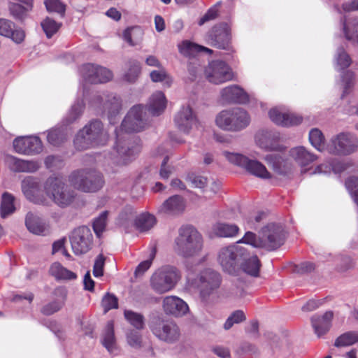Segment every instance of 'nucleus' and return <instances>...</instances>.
<instances>
[{"instance_id": "obj_1", "label": "nucleus", "mask_w": 358, "mask_h": 358, "mask_svg": "<svg viewBox=\"0 0 358 358\" xmlns=\"http://www.w3.org/2000/svg\"><path fill=\"white\" fill-rule=\"evenodd\" d=\"M147 126L145 108L142 105L133 106L122 122L120 130H115V150L117 156L113 159L119 164H127L134 160L141 150L138 139H129L122 132H138Z\"/></svg>"}, {"instance_id": "obj_2", "label": "nucleus", "mask_w": 358, "mask_h": 358, "mask_svg": "<svg viewBox=\"0 0 358 358\" xmlns=\"http://www.w3.org/2000/svg\"><path fill=\"white\" fill-rule=\"evenodd\" d=\"M285 238L284 229L280 224L271 223L264 227L260 236L248 231L238 241V243H245L254 248H264L268 251L274 250L283 244Z\"/></svg>"}, {"instance_id": "obj_3", "label": "nucleus", "mask_w": 358, "mask_h": 358, "mask_svg": "<svg viewBox=\"0 0 358 358\" xmlns=\"http://www.w3.org/2000/svg\"><path fill=\"white\" fill-rule=\"evenodd\" d=\"M222 282V275L213 269L207 268L199 273L197 286L199 301L202 306L210 307L216 302Z\"/></svg>"}, {"instance_id": "obj_4", "label": "nucleus", "mask_w": 358, "mask_h": 358, "mask_svg": "<svg viewBox=\"0 0 358 358\" xmlns=\"http://www.w3.org/2000/svg\"><path fill=\"white\" fill-rule=\"evenodd\" d=\"M202 247L201 235L194 227L182 226L179 229L173 245L177 254L184 257H192L197 255Z\"/></svg>"}, {"instance_id": "obj_5", "label": "nucleus", "mask_w": 358, "mask_h": 358, "mask_svg": "<svg viewBox=\"0 0 358 358\" xmlns=\"http://www.w3.org/2000/svg\"><path fill=\"white\" fill-rule=\"evenodd\" d=\"M108 139L101 121L93 120L85 125L76 134L73 143L76 150H84L95 146L105 145Z\"/></svg>"}, {"instance_id": "obj_6", "label": "nucleus", "mask_w": 358, "mask_h": 358, "mask_svg": "<svg viewBox=\"0 0 358 358\" xmlns=\"http://www.w3.org/2000/svg\"><path fill=\"white\" fill-rule=\"evenodd\" d=\"M238 244L237 242L221 248L217 255V261L222 270L231 275H238L240 263L247 255V250Z\"/></svg>"}, {"instance_id": "obj_7", "label": "nucleus", "mask_w": 358, "mask_h": 358, "mask_svg": "<svg viewBox=\"0 0 358 358\" xmlns=\"http://www.w3.org/2000/svg\"><path fill=\"white\" fill-rule=\"evenodd\" d=\"M358 150V138L350 132L333 135L327 142V152L338 157L350 155Z\"/></svg>"}, {"instance_id": "obj_8", "label": "nucleus", "mask_w": 358, "mask_h": 358, "mask_svg": "<svg viewBox=\"0 0 358 358\" xmlns=\"http://www.w3.org/2000/svg\"><path fill=\"white\" fill-rule=\"evenodd\" d=\"M69 180L75 188L85 192H96L103 187L104 182L102 175L92 169L73 171Z\"/></svg>"}, {"instance_id": "obj_9", "label": "nucleus", "mask_w": 358, "mask_h": 358, "mask_svg": "<svg viewBox=\"0 0 358 358\" xmlns=\"http://www.w3.org/2000/svg\"><path fill=\"white\" fill-rule=\"evenodd\" d=\"M181 278L179 270L173 266H164L152 276L151 285L157 292L162 294L173 289Z\"/></svg>"}, {"instance_id": "obj_10", "label": "nucleus", "mask_w": 358, "mask_h": 358, "mask_svg": "<svg viewBox=\"0 0 358 358\" xmlns=\"http://www.w3.org/2000/svg\"><path fill=\"white\" fill-rule=\"evenodd\" d=\"M223 155L229 162L244 169L250 174L262 179H269L271 174L266 166L257 159H250L248 157L237 152L224 151Z\"/></svg>"}, {"instance_id": "obj_11", "label": "nucleus", "mask_w": 358, "mask_h": 358, "mask_svg": "<svg viewBox=\"0 0 358 358\" xmlns=\"http://www.w3.org/2000/svg\"><path fill=\"white\" fill-rule=\"evenodd\" d=\"M44 192L54 203L61 207L69 206L73 194L63 180L57 177L48 178L44 184Z\"/></svg>"}, {"instance_id": "obj_12", "label": "nucleus", "mask_w": 358, "mask_h": 358, "mask_svg": "<svg viewBox=\"0 0 358 358\" xmlns=\"http://www.w3.org/2000/svg\"><path fill=\"white\" fill-rule=\"evenodd\" d=\"M152 333L161 341L174 344L179 341L180 329L176 322L161 317L153 318L149 324Z\"/></svg>"}, {"instance_id": "obj_13", "label": "nucleus", "mask_w": 358, "mask_h": 358, "mask_svg": "<svg viewBox=\"0 0 358 358\" xmlns=\"http://www.w3.org/2000/svg\"><path fill=\"white\" fill-rule=\"evenodd\" d=\"M96 113H106L110 123H114L113 118L122 108L120 97L114 94L94 95L89 103Z\"/></svg>"}, {"instance_id": "obj_14", "label": "nucleus", "mask_w": 358, "mask_h": 358, "mask_svg": "<svg viewBox=\"0 0 358 358\" xmlns=\"http://www.w3.org/2000/svg\"><path fill=\"white\" fill-rule=\"evenodd\" d=\"M69 238L72 250L76 255L85 254L92 248L93 236L87 227L83 226L75 229Z\"/></svg>"}, {"instance_id": "obj_15", "label": "nucleus", "mask_w": 358, "mask_h": 358, "mask_svg": "<svg viewBox=\"0 0 358 358\" xmlns=\"http://www.w3.org/2000/svg\"><path fill=\"white\" fill-rule=\"evenodd\" d=\"M21 189L24 196L29 201L48 206L50 203L41 191L40 180L33 176H27L21 182Z\"/></svg>"}, {"instance_id": "obj_16", "label": "nucleus", "mask_w": 358, "mask_h": 358, "mask_svg": "<svg viewBox=\"0 0 358 358\" xmlns=\"http://www.w3.org/2000/svg\"><path fill=\"white\" fill-rule=\"evenodd\" d=\"M205 75L210 83L216 85L231 80L234 77L231 68L220 60L210 62L205 69Z\"/></svg>"}, {"instance_id": "obj_17", "label": "nucleus", "mask_w": 358, "mask_h": 358, "mask_svg": "<svg viewBox=\"0 0 358 358\" xmlns=\"http://www.w3.org/2000/svg\"><path fill=\"white\" fill-rule=\"evenodd\" d=\"M206 40L213 47L229 50L231 40L230 26L227 23L215 25L208 33Z\"/></svg>"}, {"instance_id": "obj_18", "label": "nucleus", "mask_w": 358, "mask_h": 358, "mask_svg": "<svg viewBox=\"0 0 358 358\" xmlns=\"http://www.w3.org/2000/svg\"><path fill=\"white\" fill-rule=\"evenodd\" d=\"M83 80L90 83H104L110 81L113 74L108 69L94 64H85L80 68Z\"/></svg>"}, {"instance_id": "obj_19", "label": "nucleus", "mask_w": 358, "mask_h": 358, "mask_svg": "<svg viewBox=\"0 0 358 358\" xmlns=\"http://www.w3.org/2000/svg\"><path fill=\"white\" fill-rule=\"evenodd\" d=\"M257 145L265 151H281L284 148L280 144V136L278 131L261 129L255 134Z\"/></svg>"}, {"instance_id": "obj_20", "label": "nucleus", "mask_w": 358, "mask_h": 358, "mask_svg": "<svg viewBox=\"0 0 358 358\" xmlns=\"http://www.w3.org/2000/svg\"><path fill=\"white\" fill-rule=\"evenodd\" d=\"M13 148L19 154L33 155L42 151L43 144L38 136H20L13 141Z\"/></svg>"}, {"instance_id": "obj_21", "label": "nucleus", "mask_w": 358, "mask_h": 358, "mask_svg": "<svg viewBox=\"0 0 358 358\" xmlns=\"http://www.w3.org/2000/svg\"><path fill=\"white\" fill-rule=\"evenodd\" d=\"M175 123L184 133H189L193 127L199 124L196 116L189 106H182L175 117Z\"/></svg>"}, {"instance_id": "obj_22", "label": "nucleus", "mask_w": 358, "mask_h": 358, "mask_svg": "<svg viewBox=\"0 0 358 358\" xmlns=\"http://www.w3.org/2000/svg\"><path fill=\"white\" fill-rule=\"evenodd\" d=\"M220 97L225 103L245 104L249 101V95L240 86L232 85L227 86L220 91Z\"/></svg>"}, {"instance_id": "obj_23", "label": "nucleus", "mask_w": 358, "mask_h": 358, "mask_svg": "<svg viewBox=\"0 0 358 358\" xmlns=\"http://www.w3.org/2000/svg\"><path fill=\"white\" fill-rule=\"evenodd\" d=\"M269 117L275 124L282 127H291L299 124L302 117L289 111L274 108L269 110Z\"/></svg>"}, {"instance_id": "obj_24", "label": "nucleus", "mask_w": 358, "mask_h": 358, "mask_svg": "<svg viewBox=\"0 0 358 358\" xmlns=\"http://www.w3.org/2000/svg\"><path fill=\"white\" fill-rule=\"evenodd\" d=\"M164 310L166 314L175 317L185 315L189 310L188 305L181 299L176 296H169L163 301Z\"/></svg>"}, {"instance_id": "obj_25", "label": "nucleus", "mask_w": 358, "mask_h": 358, "mask_svg": "<svg viewBox=\"0 0 358 358\" xmlns=\"http://www.w3.org/2000/svg\"><path fill=\"white\" fill-rule=\"evenodd\" d=\"M7 166L14 172L33 173L39 169V164L36 161L23 160L12 155L6 157Z\"/></svg>"}, {"instance_id": "obj_26", "label": "nucleus", "mask_w": 358, "mask_h": 358, "mask_svg": "<svg viewBox=\"0 0 358 358\" xmlns=\"http://www.w3.org/2000/svg\"><path fill=\"white\" fill-rule=\"evenodd\" d=\"M333 317L332 311H327L322 315H314L311 317L312 327L318 338L322 337L329 331Z\"/></svg>"}, {"instance_id": "obj_27", "label": "nucleus", "mask_w": 358, "mask_h": 358, "mask_svg": "<svg viewBox=\"0 0 358 358\" xmlns=\"http://www.w3.org/2000/svg\"><path fill=\"white\" fill-rule=\"evenodd\" d=\"M289 156L300 166L305 167L317 159V156L304 146H296L289 150Z\"/></svg>"}, {"instance_id": "obj_28", "label": "nucleus", "mask_w": 358, "mask_h": 358, "mask_svg": "<svg viewBox=\"0 0 358 358\" xmlns=\"http://www.w3.org/2000/svg\"><path fill=\"white\" fill-rule=\"evenodd\" d=\"M185 208V201L183 197L174 195L164 201L159 210L167 215H176L182 213Z\"/></svg>"}, {"instance_id": "obj_29", "label": "nucleus", "mask_w": 358, "mask_h": 358, "mask_svg": "<svg viewBox=\"0 0 358 358\" xmlns=\"http://www.w3.org/2000/svg\"><path fill=\"white\" fill-rule=\"evenodd\" d=\"M53 295L55 299L45 305L41 312L46 315H50L59 311L64 305L67 296V291L63 287H59L54 290Z\"/></svg>"}, {"instance_id": "obj_30", "label": "nucleus", "mask_w": 358, "mask_h": 358, "mask_svg": "<svg viewBox=\"0 0 358 358\" xmlns=\"http://www.w3.org/2000/svg\"><path fill=\"white\" fill-rule=\"evenodd\" d=\"M230 110L233 132L240 131L250 124L251 118L245 110L241 108H234Z\"/></svg>"}, {"instance_id": "obj_31", "label": "nucleus", "mask_w": 358, "mask_h": 358, "mask_svg": "<svg viewBox=\"0 0 358 358\" xmlns=\"http://www.w3.org/2000/svg\"><path fill=\"white\" fill-rule=\"evenodd\" d=\"M264 160L273 171L279 175H286L292 169V164L287 159H282L279 155L268 154L264 157Z\"/></svg>"}, {"instance_id": "obj_32", "label": "nucleus", "mask_w": 358, "mask_h": 358, "mask_svg": "<svg viewBox=\"0 0 358 358\" xmlns=\"http://www.w3.org/2000/svg\"><path fill=\"white\" fill-rule=\"evenodd\" d=\"M34 0H15L8 3L9 11L15 18H25L33 9Z\"/></svg>"}, {"instance_id": "obj_33", "label": "nucleus", "mask_w": 358, "mask_h": 358, "mask_svg": "<svg viewBox=\"0 0 358 358\" xmlns=\"http://www.w3.org/2000/svg\"><path fill=\"white\" fill-rule=\"evenodd\" d=\"M167 100L162 92L157 91L150 96L148 107V110L152 115H161L166 107Z\"/></svg>"}, {"instance_id": "obj_34", "label": "nucleus", "mask_w": 358, "mask_h": 358, "mask_svg": "<svg viewBox=\"0 0 358 358\" xmlns=\"http://www.w3.org/2000/svg\"><path fill=\"white\" fill-rule=\"evenodd\" d=\"M25 224L30 232L36 235H45L48 231L46 224L41 217L31 212L26 215Z\"/></svg>"}, {"instance_id": "obj_35", "label": "nucleus", "mask_w": 358, "mask_h": 358, "mask_svg": "<svg viewBox=\"0 0 358 358\" xmlns=\"http://www.w3.org/2000/svg\"><path fill=\"white\" fill-rule=\"evenodd\" d=\"M343 31L345 38L358 45V17L345 18Z\"/></svg>"}, {"instance_id": "obj_36", "label": "nucleus", "mask_w": 358, "mask_h": 358, "mask_svg": "<svg viewBox=\"0 0 358 358\" xmlns=\"http://www.w3.org/2000/svg\"><path fill=\"white\" fill-rule=\"evenodd\" d=\"M211 230L212 233L216 236L233 238L238 234L239 228L234 224L217 222L213 225Z\"/></svg>"}, {"instance_id": "obj_37", "label": "nucleus", "mask_w": 358, "mask_h": 358, "mask_svg": "<svg viewBox=\"0 0 358 358\" xmlns=\"http://www.w3.org/2000/svg\"><path fill=\"white\" fill-rule=\"evenodd\" d=\"M178 50L180 54L187 57H195L197 53L201 51H205L208 53L213 52L212 50L189 41H184L180 43L178 45Z\"/></svg>"}, {"instance_id": "obj_38", "label": "nucleus", "mask_w": 358, "mask_h": 358, "mask_svg": "<svg viewBox=\"0 0 358 358\" xmlns=\"http://www.w3.org/2000/svg\"><path fill=\"white\" fill-rule=\"evenodd\" d=\"M309 142L311 145L319 152H327V143H325V138L322 132L317 128L310 129L308 135Z\"/></svg>"}, {"instance_id": "obj_39", "label": "nucleus", "mask_w": 358, "mask_h": 358, "mask_svg": "<svg viewBox=\"0 0 358 358\" xmlns=\"http://www.w3.org/2000/svg\"><path fill=\"white\" fill-rule=\"evenodd\" d=\"M247 257L248 255L241 260L243 262L241 264L240 271L253 277L258 276L260 268L259 260L257 256H252L248 259Z\"/></svg>"}, {"instance_id": "obj_40", "label": "nucleus", "mask_w": 358, "mask_h": 358, "mask_svg": "<svg viewBox=\"0 0 358 358\" xmlns=\"http://www.w3.org/2000/svg\"><path fill=\"white\" fill-rule=\"evenodd\" d=\"M69 134L67 125L64 124L62 127H55L48 131L47 139L50 144L59 145L67 138Z\"/></svg>"}, {"instance_id": "obj_41", "label": "nucleus", "mask_w": 358, "mask_h": 358, "mask_svg": "<svg viewBox=\"0 0 358 358\" xmlns=\"http://www.w3.org/2000/svg\"><path fill=\"white\" fill-rule=\"evenodd\" d=\"M50 273L56 280H71L77 278V275L64 267L59 262H54L50 268Z\"/></svg>"}, {"instance_id": "obj_42", "label": "nucleus", "mask_w": 358, "mask_h": 358, "mask_svg": "<svg viewBox=\"0 0 358 358\" xmlns=\"http://www.w3.org/2000/svg\"><path fill=\"white\" fill-rule=\"evenodd\" d=\"M101 343L109 352H113L116 347L114 335V324L113 321H109L103 332Z\"/></svg>"}, {"instance_id": "obj_43", "label": "nucleus", "mask_w": 358, "mask_h": 358, "mask_svg": "<svg viewBox=\"0 0 358 358\" xmlns=\"http://www.w3.org/2000/svg\"><path fill=\"white\" fill-rule=\"evenodd\" d=\"M135 217V211L131 206H127L119 215L117 224L124 229L126 232H129L133 226L134 219Z\"/></svg>"}, {"instance_id": "obj_44", "label": "nucleus", "mask_w": 358, "mask_h": 358, "mask_svg": "<svg viewBox=\"0 0 358 358\" xmlns=\"http://www.w3.org/2000/svg\"><path fill=\"white\" fill-rule=\"evenodd\" d=\"M157 223L155 215L149 213H143L139 215L134 221L136 229L141 231H147L152 229Z\"/></svg>"}, {"instance_id": "obj_45", "label": "nucleus", "mask_w": 358, "mask_h": 358, "mask_svg": "<svg viewBox=\"0 0 358 358\" xmlns=\"http://www.w3.org/2000/svg\"><path fill=\"white\" fill-rule=\"evenodd\" d=\"M85 103L83 100H76L74 104L71 106L70 110L63 120L65 125H69L73 123L78 120L84 110Z\"/></svg>"}, {"instance_id": "obj_46", "label": "nucleus", "mask_w": 358, "mask_h": 358, "mask_svg": "<svg viewBox=\"0 0 358 358\" xmlns=\"http://www.w3.org/2000/svg\"><path fill=\"white\" fill-rule=\"evenodd\" d=\"M141 71V65L138 61H129L128 62V69L122 76L123 80L129 83H135L139 77Z\"/></svg>"}, {"instance_id": "obj_47", "label": "nucleus", "mask_w": 358, "mask_h": 358, "mask_svg": "<svg viewBox=\"0 0 358 358\" xmlns=\"http://www.w3.org/2000/svg\"><path fill=\"white\" fill-rule=\"evenodd\" d=\"M345 169V164L338 160L334 161V164H328L323 163L318 165L314 170L313 173H330L334 171L335 173H338L344 171Z\"/></svg>"}, {"instance_id": "obj_48", "label": "nucleus", "mask_w": 358, "mask_h": 358, "mask_svg": "<svg viewBox=\"0 0 358 358\" xmlns=\"http://www.w3.org/2000/svg\"><path fill=\"white\" fill-rule=\"evenodd\" d=\"M143 36V31L140 27H134L125 29L123 32V39L131 46L138 44Z\"/></svg>"}, {"instance_id": "obj_49", "label": "nucleus", "mask_w": 358, "mask_h": 358, "mask_svg": "<svg viewBox=\"0 0 358 358\" xmlns=\"http://www.w3.org/2000/svg\"><path fill=\"white\" fill-rule=\"evenodd\" d=\"M231 110H223L220 112L215 117L216 125L222 130L233 131Z\"/></svg>"}, {"instance_id": "obj_50", "label": "nucleus", "mask_w": 358, "mask_h": 358, "mask_svg": "<svg viewBox=\"0 0 358 358\" xmlns=\"http://www.w3.org/2000/svg\"><path fill=\"white\" fill-rule=\"evenodd\" d=\"M15 210L14 206V197L9 193H4L2 195V201L1 204V216L6 218Z\"/></svg>"}, {"instance_id": "obj_51", "label": "nucleus", "mask_w": 358, "mask_h": 358, "mask_svg": "<svg viewBox=\"0 0 358 358\" xmlns=\"http://www.w3.org/2000/svg\"><path fill=\"white\" fill-rule=\"evenodd\" d=\"M150 78L154 83H164L167 87H170L173 80L166 69L162 66L159 68L157 70L152 71L150 73Z\"/></svg>"}, {"instance_id": "obj_52", "label": "nucleus", "mask_w": 358, "mask_h": 358, "mask_svg": "<svg viewBox=\"0 0 358 358\" xmlns=\"http://www.w3.org/2000/svg\"><path fill=\"white\" fill-rule=\"evenodd\" d=\"M351 58L343 48H338L335 55L336 68L342 70L348 68L351 64Z\"/></svg>"}, {"instance_id": "obj_53", "label": "nucleus", "mask_w": 358, "mask_h": 358, "mask_svg": "<svg viewBox=\"0 0 358 358\" xmlns=\"http://www.w3.org/2000/svg\"><path fill=\"white\" fill-rule=\"evenodd\" d=\"M358 341V332L349 331L338 336L335 341V346L346 347Z\"/></svg>"}, {"instance_id": "obj_54", "label": "nucleus", "mask_w": 358, "mask_h": 358, "mask_svg": "<svg viewBox=\"0 0 358 358\" xmlns=\"http://www.w3.org/2000/svg\"><path fill=\"white\" fill-rule=\"evenodd\" d=\"M126 320L136 329H142L144 327V317L138 313L132 310H124V313Z\"/></svg>"}, {"instance_id": "obj_55", "label": "nucleus", "mask_w": 358, "mask_h": 358, "mask_svg": "<svg viewBox=\"0 0 358 358\" xmlns=\"http://www.w3.org/2000/svg\"><path fill=\"white\" fill-rule=\"evenodd\" d=\"M61 23H58L54 20L46 17L42 22L41 27L48 38H51L61 27Z\"/></svg>"}, {"instance_id": "obj_56", "label": "nucleus", "mask_w": 358, "mask_h": 358, "mask_svg": "<svg viewBox=\"0 0 358 358\" xmlns=\"http://www.w3.org/2000/svg\"><path fill=\"white\" fill-rule=\"evenodd\" d=\"M108 211H104L95 218L93 222V229L97 237H100L105 231L107 224Z\"/></svg>"}, {"instance_id": "obj_57", "label": "nucleus", "mask_w": 358, "mask_h": 358, "mask_svg": "<svg viewBox=\"0 0 358 358\" xmlns=\"http://www.w3.org/2000/svg\"><path fill=\"white\" fill-rule=\"evenodd\" d=\"M342 98L350 94L355 85V75L352 71H347L342 76Z\"/></svg>"}, {"instance_id": "obj_58", "label": "nucleus", "mask_w": 358, "mask_h": 358, "mask_svg": "<svg viewBox=\"0 0 358 358\" xmlns=\"http://www.w3.org/2000/svg\"><path fill=\"white\" fill-rule=\"evenodd\" d=\"M157 249L155 246L151 247L148 258L141 262L136 268V275H143L151 266L153 259L156 256Z\"/></svg>"}, {"instance_id": "obj_59", "label": "nucleus", "mask_w": 358, "mask_h": 358, "mask_svg": "<svg viewBox=\"0 0 358 358\" xmlns=\"http://www.w3.org/2000/svg\"><path fill=\"white\" fill-rule=\"evenodd\" d=\"M186 180L195 188H203L208 183L207 178L196 174L194 173H189L187 175Z\"/></svg>"}, {"instance_id": "obj_60", "label": "nucleus", "mask_w": 358, "mask_h": 358, "mask_svg": "<svg viewBox=\"0 0 358 358\" xmlns=\"http://www.w3.org/2000/svg\"><path fill=\"white\" fill-rule=\"evenodd\" d=\"M245 320V315L243 310H238L233 312L227 319L224 324V328L226 330L231 329L234 324H238Z\"/></svg>"}, {"instance_id": "obj_61", "label": "nucleus", "mask_w": 358, "mask_h": 358, "mask_svg": "<svg viewBox=\"0 0 358 358\" xmlns=\"http://www.w3.org/2000/svg\"><path fill=\"white\" fill-rule=\"evenodd\" d=\"M45 7L49 12H55L64 16L66 10V6L60 0H45Z\"/></svg>"}, {"instance_id": "obj_62", "label": "nucleus", "mask_w": 358, "mask_h": 358, "mask_svg": "<svg viewBox=\"0 0 358 358\" xmlns=\"http://www.w3.org/2000/svg\"><path fill=\"white\" fill-rule=\"evenodd\" d=\"M345 186L358 207V178H348L345 181Z\"/></svg>"}, {"instance_id": "obj_63", "label": "nucleus", "mask_w": 358, "mask_h": 358, "mask_svg": "<svg viewBox=\"0 0 358 358\" xmlns=\"http://www.w3.org/2000/svg\"><path fill=\"white\" fill-rule=\"evenodd\" d=\"M101 305L106 313L111 309L117 308L118 299L114 294L107 293L102 299Z\"/></svg>"}, {"instance_id": "obj_64", "label": "nucleus", "mask_w": 358, "mask_h": 358, "mask_svg": "<svg viewBox=\"0 0 358 358\" xmlns=\"http://www.w3.org/2000/svg\"><path fill=\"white\" fill-rule=\"evenodd\" d=\"M220 6V2L217 3L215 5L210 8L205 15L201 17L198 24L199 26H202L206 22L215 20L218 15V8Z\"/></svg>"}]
</instances>
